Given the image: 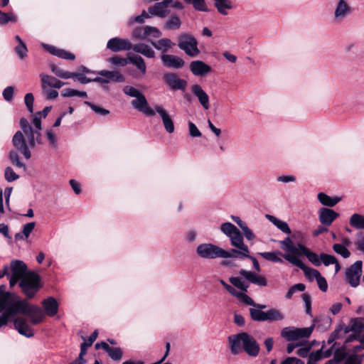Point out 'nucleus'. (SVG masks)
Wrapping results in <instances>:
<instances>
[{"mask_svg":"<svg viewBox=\"0 0 364 364\" xmlns=\"http://www.w3.org/2000/svg\"><path fill=\"white\" fill-rule=\"evenodd\" d=\"M235 297L247 305L254 306L256 304V303H255L252 299L247 296L244 291H238Z\"/></svg>","mask_w":364,"mask_h":364,"instance_id":"nucleus-63","label":"nucleus"},{"mask_svg":"<svg viewBox=\"0 0 364 364\" xmlns=\"http://www.w3.org/2000/svg\"><path fill=\"white\" fill-rule=\"evenodd\" d=\"M220 230L230 239L231 245L237 249L230 251L234 255L232 257L249 256V248L244 243L242 234L235 225L229 222L224 223L220 225Z\"/></svg>","mask_w":364,"mask_h":364,"instance_id":"nucleus-4","label":"nucleus"},{"mask_svg":"<svg viewBox=\"0 0 364 364\" xmlns=\"http://www.w3.org/2000/svg\"><path fill=\"white\" fill-rule=\"evenodd\" d=\"M84 104L89 106L95 113H97L100 115L105 116L109 113V111L108 109H106L105 108H102L101 107L95 105L90 102L85 101Z\"/></svg>","mask_w":364,"mask_h":364,"instance_id":"nucleus-59","label":"nucleus"},{"mask_svg":"<svg viewBox=\"0 0 364 364\" xmlns=\"http://www.w3.org/2000/svg\"><path fill=\"white\" fill-rule=\"evenodd\" d=\"M17 17L12 13L6 14L0 11V25H5L9 22H16Z\"/></svg>","mask_w":364,"mask_h":364,"instance_id":"nucleus-51","label":"nucleus"},{"mask_svg":"<svg viewBox=\"0 0 364 364\" xmlns=\"http://www.w3.org/2000/svg\"><path fill=\"white\" fill-rule=\"evenodd\" d=\"M40 77L41 80L42 90H45L46 87L59 89L64 85L67 84L66 82H63L57 78L48 75L41 74Z\"/></svg>","mask_w":364,"mask_h":364,"instance_id":"nucleus-23","label":"nucleus"},{"mask_svg":"<svg viewBox=\"0 0 364 364\" xmlns=\"http://www.w3.org/2000/svg\"><path fill=\"white\" fill-rule=\"evenodd\" d=\"M364 328V318H357L351 321V330L353 332L359 333Z\"/></svg>","mask_w":364,"mask_h":364,"instance_id":"nucleus-54","label":"nucleus"},{"mask_svg":"<svg viewBox=\"0 0 364 364\" xmlns=\"http://www.w3.org/2000/svg\"><path fill=\"white\" fill-rule=\"evenodd\" d=\"M181 20L176 14H171L164 24V28L168 31L178 30L181 26Z\"/></svg>","mask_w":364,"mask_h":364,"instance_id":"nucleus-30","label":"nucleus"},{"mask_svg":"<svg viewBox=\"0 0 364 364\" xmlns=\"http://www.w3.org/2000/svg\"><path fill=\"white\" fill-rule=\"evenodd\" d=\"M132 44L128 39L118 37L109 39L107 43V48L113 52L129 50L132 49Z\"/></svg>","mask_w":364,"mask_h":364,"instance_id":"nucleus-13","label":"nucleus"},{"mask_svg":"<svg viewBox=\"0 0 364 364\" xmlns=\"http://www.w3.org/2000/svg\"><path fill=\"white\" fill-rule=\"evenodd\" d=\"M266 308V305L256 304L252 308L250 309V316L255 321H265L266 311L262 309Z\"/></svg>","mask_w":364,"mask_h":364,"instance_id":"nucleus-28","label":"nucleus"},{"mask_svg":"<svg viewBox=\"0 0 364 364\" xmlns=\"http://www.w3.org/2000/svg\"><path fill=\"white\" fill-rule=\"evenodd\" d=\"M15 51L18 56L21 59H23L27 55L28 49L26 44L23 41H21V43L15 47Z\"/></svg>","mask_w":364,"mask_h":364,"instance_id":"nucleus-62","label":"nucleus"},{"mask_svg":"<svg viewBox=\"0 0 364 364\" xmlns=\"http://www.w3.org/2000/svg\"><path fill=\"white\" fill-rule=\"evenodd\" d=\"M197 255L203 259L231 258L234 255L213 243H202L196 247Z\"/></svg>","mask_w":364,"mask_h":364,"instance_id":"nucleus-5","label":"nucleus"},{"mask_svg":"<svg viewBox=\"0 0 364 364\" xmlns=\"http://www.w3.org/2000/svg\"><path fill=\"white\" fill-rule=\"evenodd\" d=\"M191 90L193 95L197 97L202 107L205 110L208 109L210 108L209 96L202 87L200 85L195 84L191 87Z\"/></svg>","mask_w":364,"mask_h":364,"instance_id":"nucleus-15","label":"nucleus"},{"mask_svg":"<svg viewBox=\"0 0 364 364\" xmlns=\"http://www.w3.org/2000/svg\"><path fill=\"white\" fill-rule=\"evenodd\" d=\"M213 2L217 11L223 16H227L228 11L235 7L232 0H213Z\"/></svg>","mask_w":364,"mask_h":364,"instance_id":"nucleus-26","label":"nucleus"},{"mask_svg":"<svg viewBox=\"0 0 364 364\" xmlns=\"http://www.w3.org/2000/svg\"><path fill=\"white\" fill-rule=\"evenodd\" d=\"M317 198L322 205L329 207L336 205L341 200L339 197L331 198L324 193H319Z\"/></svg>","mask_w":364,"mask_h":364,"instance_id":"nucleus-36","label":"nucleus"},{"mask_svg":"<svg viewBox=\"0 0 364 364\" xmlns=\"http://www.w3.org/2000/svg\"><path fill=\"white\" fill-rule=\"evenodd\" d=\"M61 95L64 97H72L74 96H77L79 97H83V98L87 97V95L86 92L79 91V90L71 89V88L64 89L61 92Z\"/></svg>","mask_w":364,"mask_h":364,"instance_id":"nucleus-46","label":"nucleus"},{"mask_svg":"<svg viewBox=\"0 0 364 364\" xmlns=\"http://www.w3.org/2000/svg\"><path fill=\"white\" fill-rule=\"evenodd\" d=\"M229 282L235 287L240 289V292H247L249 284L244 279L238 277H232L229 278Z\"/></svg>","mask_w":364,"mask_h":364,"instance_id":"nucleus-43","label":"nucleus"},{"mask_svg":"<svg viewBox=\"0 0 364 364\" xmlns=\"http://www.w3.org/2000/svg\"><path fill=\"white\" fill-rule=\"evenodd\" d=\"M123 92L129 97L136 98L142 94L138 89L131 85H126L123 87Z\"/></svg>","mask_w":364,"mask_h":364,"instance_id":"nucleus-57","label":"nucleus"},{"mask_svg":"<svg viewBox=\"0 0 364 364\" xmlns=\"http://www.w3.org/2000/svg\"><path fill=\"white\" fill-rule=\"evenodd\" d=\"M19 123L22 132L18 131L15 133L12 143L26 159H29L31 157L29 148H34L36 143L42 144L41 134L38 130H35L25 118H21Z\"/></svg>","mask_w":364,"mask_h":364,"instance_id":"nucleus-2","label":"nucleus"},{"mask_svg":"<svg viewBox=\"0 0 364 364\" xmlns=\"http://www.w3.org/2000/svg\"><path fill=\"white\" fill-rule=\"evenodd\" d=\"M129 63H131L136 67V68L141 73L142 75H145L146 73V66L144 60L138 55H133L129 56Z\"/></svg>","mask_w":364,"mask_h":364,"instance_id":"nucleus-35","label":"nucleus"},{"mask_svg":"<svg viewBox=\"0 0 364 364\" xmlns=\"http://www.w3.org/2000/svg\"><path fill=\"white\" fill-rule=\"evenodd\" d=\"M264 259L271 261L273 262H279L282 263L283 259L281 256L283 257L284 254H282L280 251H274V252H264L259 253Z\"/></svg>","mask_w":364,"mask_h":364,"instance_id":"nucleus-39","label":"nucleus"},{"mask_svg":"<svg viewBox=\"0 0 364 364\" xmlns=\"http://www.w3.org/2000/svg\"><path fill=\"white\" fill-rule=\"evenodd\" d=\"M283 258L290 262L291 264L302 269L305 276L311 281L314 280V279H316L321 274V273L317 269L307 267L301 262V259L294 257V255L285 254L283 255Z\"/></svg>","mask_w":364,"mask_h":364,"instance_id":"nucleus-10","label":"nucleus"},{"mask_svg":"<svg viewBox=\"0 0 364 364\" xmlns=\"http://www.w3.org/2000/svg\"><path fill=\"white\" fill-rule=\"evenodd\" d=\"M163 64L168 68H181L184 65V60L176 55L162 54L161 56Z\"/></svg>","mask_w":364,"mask_h":364,"instance_id":"nucleus-21","label":"nucleus"},{"mask_svg":"<svg viewBox=\"0 0 364 364\" xmlns=\"http://www.w3.org/2000/svg\"><path fill=\"white\" fill-rule=\"evenodd\" d=\"M17 314L29 316L33 324L39 323L45 318L41 309L31 305L14 294L5 292L0 287V328L6 326Z\"/></svg>","mask_w":364,"mask_h":364,"instance_id":"nucleus-1","label":"nucleus"},{"mask_svg":"<svg viewBox=\"0 0 364 364\" xmlns=\"http://www.w3.org/2000/svg\"><path fill=\"white\" fill-rule=\"evenodd\" d=\"M363 262L356 261L346 270V278L352 287H357L360 284L362 274Z\"/></svg>","mask_w":364,"mask_h":364,"instance_id":"nucleus-11","label":"nucleus"},{"mask_svg":"<svg viewBox=\"0 0 364 364\" xmlns=\"http://www.w3.org/2000/svg\"><path fill=\"white\" fill-rule=\"evenodd\" d=\"M132 105L134 109L144 113L146 116L152 117L156 114L155 109H154L149 106V103L144 94H141L135 100H133L132 101Z\"/></svg>","mask_w":364,"mask_h":364,"instance_id":"nucleus-14","label":"nucleus"},{"mask_svg":"<svg viewBox=\"0 0 364 364\" xmlns=\"http://www.w3.org/2000/svg\"><path fill=\"white\" fill-rule=\"evenodd\" d=\"M228 345L230 353L233 355L245 353L250 357L256 358L260 351V346L256 338L247 332L229 336Z\"/></svg>","mask_w":364,"mask_h":364,"instance_id":"nucleus-3","label":"nucleus"},{"mask_svg":"<svg viewBox=\"0 0 364 364\" xmlns=\"http://www.w3.org/2000/svg\"><path fill=\"white\" fill-rule=\"evenodd\" d=\"M163 78L168 86L173 90L184 91L187 87V82L183 79H181L175 73H166L164 75Z\"/></svg>","mask_w":364,"mask_h":364,"instance_id":"nucleus-12","label":"nucleus"},{"mask_svg":"<svg viewBox=\"0 0 364 364\" xmlns=\"http://www.w3.org/2000/svg\"><path fill=\"white\" fill-rule=\"evenodd\" d=\"M305 288L306 287L304 284L299 283L294 284L289 289L285 296L287 299H290L296 292L304 291L305 290Z\"/></svg>","mask_w":364,"mask_h":364,"instance_id":"nucleus-55","label":"nucleus"},{"mask_svg":"<svg viewBox=\"0 0 364 364\" xmlns=\"http://www.w3.org/2000/svg\"><path fill=\"white\" fill-rule=\"evenodd\" d=\"M148 12L149 13L151 18L154 16L164 18L168 14L167 8L161 3H156L154 6L148 8Z\"/></svg>","mask_w":364,"mask_h":364,"instance_id":"nucleus-29","label":"nucleus"},{"mask_svg":"<svg viewBox=\"0 0 364 364\" xmlns=\"http://www.w3.org/2000/svg\"><path fill=\"white\" fill-rule=\"evenodd\" d=\"M333 251L340 255L343 258L346 259L350 256V252L343 245H340L339 243H336L333 245Z\"/></svg>","mask_w":364,"mask_h":364,"instance_id":"nucleus-49","label":"nucleus"},{"mask_svg":"<svg viewBox=\"0 0 364 364\" xmlns=\"http://www.w3.org/2000/svg\"><path fill=\"white\" fill-rule=\"evenodd\" d=\"M239 273L242 277L254 284H257L259 287H266L267 285V281L265 277L258 275L255 272L240 269Z\"/></svg>","mask_w":364,"mask_h":364,"instance_id":"nucleus-19","label":"nucleus"},{"mask_svg":"<svg viewBox=\"0 0 364 364\" xmlns=\"http://www.w3.org/2000/svg\"><path fill=\"white\" fill-rule=\"evenodd\" d=\"M9 159L15 166L23 168L24 170L26 169L25 164L20 161L18 154L16 151H11L9 153Z\"/></svg>","mask_w":364,"mask_h":364,"instance_id":"nucleus-56","label":"nucleus"},{"mask_svg":"<svg viewBox=\"0 0 364 364\" xmlns=\"http://www.w3.org/2000/svg\"><path fill=\"white\" fill-rule=\"evenodd\" d=\"M323 358L322 349L310 353L306 364H317Z\"/></svg>","mask_w":364,"mask_h":364,"instance_id":"nucleus-53","label":"nucleus"},{"mask_svg":"<svg viewBox=\"0 0 364 364\" xmlns=\"http://www.w3.org/2000/svg\"><path fill=\"white\" fill-rule=\"evenodd\" d=\"M186 3L193 4V8L200 11H207L208 8L204 0H183Z\"/></svg>","mask_w":364,"mask_h":364,"instance_id":"nucleus-52","label":"nucleus"},{"mask_svg":"<svg viewBox=\"0 0 364 364\" xmlns=\"http://www.w3.org/2000/svg\"><path fill=\"white\" fill-rule=\"evenodd\" d=\"M352 11L351 6L346 0H338L335 9L334 17L336 19L341 20L350 15Z\"/></svg>","mask_w":364,"mask_h":364,"instance_id":"nucleus-20","label":"nucleus"},{"mask_svg":"<svg viewBox=\"0 0 364 364\" xmlns=\"http://www.w3.org/2000/svg\"><path fill=\"white\" fill-rule=\"evenodd\" d=\"M98 335V332L95 330L87 339H85V341L80 346V353L81 356H84L87 353V348L92 345L94 341L96 340Z\"/></svg>","mask_w":364,"mask_h":364,"instance_id":"nucleus-42","label":"nucleus"},{"mask_svg":"<svg viewBox=\"0 0 364 364\" xmlns=\"http://www.w3.org/2000/svg\"><path fill=\"white\" fill-rule=\"evenodd\" d=\"M280 247L284 251L291 254L296 252V245L293 243L289 237H287L284 240L279 241Z\"/></svg>","mask_w":364,"mask_h":364,"instance_id":"nucleus-44","label":"nucleus"},{"mask_svg":"<svg viewBox=\"0 0 364 364\" xmlns=\"http://www.w3.org/2000/svg\"><path fill=\"white\" fill-rule=\"evenodd\" d=\"M146 30H150L146 26L136 27L132 31V36L139 40H144L146 38Z\"/></svg>","mask_w":364,"mask_h":364,"instance_id":"nucleus-47","label":"nucleus"},{"mask_svg":"<svg viewBox=\"0 0 364 364\" xmlns=\"http://www.w3.org/2000/svg\"><path fill=\"white\" fill-rule=\"evenodd\" d=\"M152 46L162 53L168 51L174 46L169 38H161L156 42L151 41Z\"/></svg>","mask_w":364,"mask_h":364,"instance_id":"nucleus-33","label":"nucleus"},{"mask_svg":"<svg viewBox=\"0 0 364 364\" xmlns=\"http://www.w3.org/2000/svg\"><path fill=\"white\" fill-rule=\"evenodd\" d=\"M321 264L325 266H328L336 262V257L333 255L322 253L320 255Z\"/></svg>","mask_w":364,"mask_h":364,"instance_id":"nucleus-60","label":"nucleus"},{"mask_svg":"<svg viewBox=\"0 0 364 364\" xmlns=\"http://www.w3.org/2000/svg\"><path fill=\"white\" fill-rule=\"evenodd\" d=\"M265 321L270 322L282 321L284 319V314L279 310L276 309H270L266 311Z\"/></svg>","mask_w":364,"mask_h":364,"instance_id":"nucleus-38","label":"nucleus"},{"mask_svg":"<svg viewBox=\"0 0 364 364\" xmlns=\"http://www.w3.org/2000/svg\"><path fill=\"white\" fill-rule=\"evenodd\" d=\"M314 326V325L308 328L285 327L281 331V336L287 341H294L301 338H306L311 336Z\"/></svg>","mask_w":364,"mask_h":364,"instance_id":"nucleus-9","label":"nucleus"},{"mask_svg":"<svg viewBox=\"0 0 364 364\" xmlns=\"http://www.w3.org/2000/svg\"><path fill=\"white\" fill-rule=\"evenodd\" d=\"M349 224L358 230H364V215L354 213L353 214L349 219Z\"/></svg>","mask_w":364,"mask_h":364,"instance_id":"nucleus-41","label":"nucleus"},{"mask_svg":"<svg viewBox=\"0 0 364 364\" xmlns=\"http://www.w3.org/2000/svg\"><path fill=\"white\" fill-rule=\"evenodd\" d=\"M306 257L309 259L310 262H311L314 266L318 267L321 264L320 255L309 250Z\"/></svg>","mask_w":364,"mask_h":364,"instance_id":"nucleus-61","label":"nucleus"},{"mask_svg":"<svg viewBox=\"0 0 364 364\" xmlns=\"http://www.w3.org/2000/svg\"><path fill=\"white\" fill-rule=\"evenodd\" d=\"M7 269L8 274L5 276L9 277L11 287H14L18 282L21 280L28 273L26 264L23 261L18 259L12 260L10 264L7 265Z\"/></svg>","mask_w":364,"mask_h":364,"instance_id":"nucleus-8","label":"nucleus"},{"mask_svg":"<svg viewBox=\"0 0 364 364\" xmlns=\"http://www.w3.org/2000/svg\"><path fill=\"white\" fill-rule=\"evenodd\" d=\"M107 62L115 67H124L129 64V57L122 58L118 55L112 56L107 59Z\"/></svg>","mask_w":364,"mask_h":364,"instance_id":"nucleus-45","label":"nucleus"},{"mask_svg":"<svg viewBox=\"0 0 364 364\" xmlns=\"http://www.w3.org/2000/svg\"><path fill=\"white\" fill-rule=\"evenodd\" d=\"M190 70L196 76H204L211 72L210 65L202 60H193L190 63Z\"/></svg>","mask_w":364,"mask_h":364,"instance_id":"nucleus-17","label":"nucleus"},{"mask_svg":"<svg viewBox=\"0 0 364 364\" xmlns=\"http://www.w3.org/2000/svg\"><path fill=\"white\" fill-rule=\"evenodd\" d=\"M132 50L138 53L144 55L146 58H152L155 57L154 50L145 43H138L132 46Z\"/></svg>","mask_w":364,"mask_h":364,"instance_id":"nucleus-31","label":"nucleus"},{"mask_svg":"<svg viewBox=\"0 0 364 364\" xmlns=\"http://www.w3.org/2000/svg\"><path fill=\"white\" fill-rule=\"evenodd\" d=\"M363 355L350 354L345 360L344 364H362Z\"/></svg>","mask_w":364,"mask_h":364,"instance_id":"nucleus-58","label":"nucleus"},{"mask_svg":"<svg viewBox=\"0 0 364 364\" xmlns=\"http://www.w3.org/2000/svg\"><path fill=\"white\" fill-rule=\"evenodd\" d=\"M267 218H268V220L270 222H272L282 232L287 233V234L291 233V230H290L288 224L286 222L282 221L273 215H267Z\"/></svg>","mask_w":364,"mask_h":364,"instance_id":"nucleus-40","label":"nucleus"},{"mask_svg":"<svg viewBox=\"0 0 364 364\" xmlns=\"http://www.w3.org/2000/svg\"><path fill=\"white\" fill-rule=\"evenodd\" d=\"M14 326L20 334L27 338H31L33 336V329L23 318H18L15 319Z\"/></svg>","mask_w":364,"mask_h":364,"instance_id":"nucleus-24","label":"nucleus"},{"mask_svg":"<svg viewBox=\"0 0 364 364\" xmlns=\"http://www.w3.org/2000/svg\"><path fill=\"white\" fill-rule=\"evenodd\" d=\"M46 137L50 143V145L54 149L56 148L58 145L57 137L52 129H48L46 131Z\"/></svg>","mask_w":364,"mask_h":364,"instance_id":"nucleus-64","label":"nucleus"},{"mask_svg":"<svg viewBox=\"0 0 364 364\" xmlns=\"http://www.w3.org/2000/svg\"><path fill=\"white\" fill-rule=\"evenodd\" d=\"M51 70L53 71V73H55V75H56L58 77H59L60 78L69 79L73 76V73L65 71L55 65H51Z\"/></svg>","mask_w":364,"mask_h":364,"instance_id":"nucleus-50","label":"nucleus"},{"mask_svg":"<svg viewBox=\"0 0 364 364\" xmlns=\"http://www.w3.org/2000/svg\"><path fill=\"white\" fill-rule=\"evenodd\" d=\"M149 18H151V16H150L149 13L148 12V11H146L145 10H144L140 15L134 16V17H131L129 19L127 23L129 26H132L134 23H144L145 19Z\"/></svg>","mask_w":364,"mask_h":364,"instance_id":"nucleus-48","label":"nucleus"},{"mask_svg":"<svg viewBox=\"0 0 364 364\" xmlns=\"http://www.w3.org/2000/svg\"><path fill=\"white\" fill-rule=\"evenodd\" d=\"M155 112H157L161 118L165 130L171 134L174 132V123L167 111L160 105L155 107Z\"/></svg>","mask_w":364,"mask_h":364,"instance_id":"nucleus-16","label":"nucleus"},{"mask_svg":"<svg viewBox=\"0 0 364 364\" xmlns=\"http://www.w3.org/2000/svg\"><path fill=\"white\" fill-rule=\"evenodd\" d=\"M97 75L107 77L108 83L110 82H124L125 81V77L118 70H102L96 73Z\"/></svg>","mask_w":364,"mask_h":364,"instance_id":"nucleus-22","label":"nucleus"},{"mask_svg":"<svg viewBox=\"0 0 364 364\" xmlns=\"http://www.w3.org/2000/svg\"><path fill=\"white\" fill-rule=\"evenodd\" d=\"M19 287L26 297L31 299L41 287V277L33 272H28L27 275L19 281Z\"/></svg>","mask_w":364,"mask_h":364,"instance_id":"nucleus-6","label":"nucleus"},{"mask_svg":"<svg viewBox=\"0 0 364 364\" xmlns=\"http://www.w3.org/2000/svg\"><path fill=\"white\" fill-rule=\"evenodd\" d=\"M42 305L48 316H53L58 313V304L55 298L50 296L44 299Z\"/></svg>","mask_w":364,"mask_h":364,"instance_id":"nucleus-27","label":"nucleus"},{"mask_svg":"<svg viewBox=\"0 0 364 364\" xmlns=\"http://www.w3.org/2000/svg\"><path fill=\"white\" fill-rule=\"evenodd\" d=\"M178 46L191 58H196L200 53L197 39L188 33H182L178 36Z\"/></svg>","mask_w":364,"mask_h":364,"instance_id":"nucleus-7","label":"nucleus"},{"mask_svg":"<svg viewBox=\"0 0 364 364\" xmlns=\"http://www.w3.org/2000/svg\"><path fill=\"white\" fill-rule=\"evenodd\" d=\"M102 349L114 361L120 360L123 356V350L119 347H111L107 343L102 344Z\"/></svg>","mask_w":364,"mask_h":364,"instance_id":"nucleus-32","label":"nucleus"},{"mask_svg":"<svg viewBox=\"0 0 364 364\" xmlns=\"http://www.w3.org/2000/svg\"><path fill=\"white\" fill-rule=\"evenodd\" d=\"M35 226V222H31L25 224L23 226L22 232H18L15 235V239L16 240H25L28 239L32 231L34 230Z\"/></svg>","mask_w":364,"mask_h":364,"instance_id":"nucleus-34","label":"nucleus"},{"mask_svg":"<svg viewBox=\"0 0 364 364\" xmlns=\"http://www.w3.org/2000/svg\"><path fill=\"white\" fill-rule=\"evenodd\" d=\"M350 331H352L351 325L350 326L339 325L331 333L328 342L331 343L336 339L340 338L343 335L348 333Z\"/></svg>","mask_w":364,"mask_h":364,"instance_id":"nucleus-37","label":"nucleus"},{"mask_svg":"<svg viewBox=\"0 0 364 364\" xmlns=\"http://www.w3.org/2000/svg\"><path fill=\"white\" fill-rule=\"evenodd\" d=\"M338 216L339 214L332 209L321 208L319 210V221L325 226H330Z\"/></svg>","mask_w":364,"mask_h":364,"instance_id":"nucleus-18","label":"nucleus"},{"mask_svg":"<svg viewBox=\"0 0 364 364\" xmlns=\"http://www.w3.org/2000/svg\"><path fill=\"white\" fill-rule=\"evenodd\" d=\"M43 47L48 51L50 54L59 57L60 58L67 60H74L75 56L73 53H70L67 50L59 49L55 46H50L48 44L43 43Z\"/></svg>","mask_w":364,"mask_h":364,"instance_id":"nucleus-25","label":"nucleus"}]
</instances>
